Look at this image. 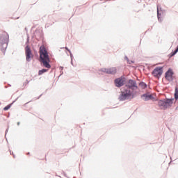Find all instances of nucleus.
Instances as JSON below:
<instances>
[{"label": "nucleus", "instance_id": "32", "mask_svg": "<svg viewBox=\"0 0 178 178\" xmlns=\"http://www.w3.org/2000/svg\"><path fill=\"white\" fill-rule=\"evenodd\" d=\"M175 109H176V111H177V109H178V106L176 107V108H175Z\"/></svg>", "mask_w": 178, "mask_h": 178}, {"label": "nucleus", "instance_id": "12", "mask_svg": "<svg viewBox=\"0 0 178 178\" xmlns=\"http://www.w3.org/2000/svg\"><path fill=\"white\" fill-rule=\"evenodd\" d=\"M162 13H163L162 8H159V6H157V17L160 22H162V18L161 17V16H162Z\"/></svg>", "mask_w": 178, "mask_h": 178}, {"label": "nucleus", "instance_id": "1", "mask_svg": "<svg viewBox=\"0 0 178 178\" xmlns=\"http://www.w3.org/2000/svg\"><path fill=\"white\" fill-rule=\"evenodd\" d=\"M137 81L133 79H129L125 83L124 87L121 90L118 97L119 101H131L137 97Z\"/></svg>", "mask_w": 178, "mask_h": 178}, {"label": "nucleus", "instance_id": "16", "mask_svg": "<svg viewBox=\"0 0 178 178\" xmlns=\"http://www.w3.org/2000/svg\"><path fill=\"white\" fill-rule=\"evenodd\" d=\"M15 101H13L11 104H10L6 106L3 108V111H9V109H10V108L12 107V105H13V104H15Z\"/></svg>", "mask_w": 178, "mask_h": 178}, {"label": "nucleus", "instance_id": "9", "mask_svg": "<svg viewBox=\"0 0 178 178\" xmlns=\"http://www.w3.org/2000/svg\"><path fill=\"white\" fill-rule=\"evenodd\" d=\"M162 73H163V67H156L152 72V74L154 77H161Z\"/></svg>", "mask_w": 178, "mask_h": 178}, {"label": "nucleus", "instance_id": "14", "mask_svg": "<svg viewBox=\"0 0 178 178\" xmlns=\"http://www.w3.org/2000/svg\"><path fill=\"white\" fill-rule=\"evenodd\" d=\"M139 86L143 90H145V88H147V83H145V82L144 81H141L140 83H139Z\"/></svg>", "mask_w": 178, "mask_h": 178}, {"label": "nucleus", "instance_id": "5", "mask_svg": "<svg viewBox=\"0 0 178 178\" xmlns=\"http://www.w3.org/2000/svg\"><path fill=\"white\" fill-rule=\"evenodd\" d=\"M173 74H175L173 70H172V68H169L165 73V80H167V81H169V83H172V81L175 80V76H173Z\"/></svg>", "mask_w": 178, "mask_h": 178}, {"label": "nucleus", "instance_id": "8", "mask_svg": "<svg viewBox=\"0 0 178 178\" xmlns=\"http://www.w3.org/2000/svg\"><path fill=\"white\" fill-rule=\"evenodd\" d=\"M100 72H103V73H106V74H111L112 76H115L116 73H118V69L115 67H113L111 68H102Z\"/></svg>", "mask_w": 178, "mask_h": 178}, {"label": "nucleus", "instance_id": "13", "mask_svg": "<svg viewBox=\"0 0 178 178\" xmlns=\"http://www.w3.org/2000/svg\"><path fill=\"white\" fill-rule=\"evenodd\" d=\"M178 53V45L177 46V47L175 48V49L174 51H172L170 54L169 56L170 58H172V56H175V55H176V54Z\"/></svg>", "mask_w": 178, "mask_h": 178}, {"label": "nucleus", "instance_id": "23", "mask_svg": "<svg viewBox=\"0 0 178 178\" xmlns=\"http://www.w3.org/2000/svg\"><path fill=\"white\" fill-rule=\"evenodd\" d=\"M10 155H13V158H16V156H15V154H13V152L10 150Z\"/></svg>", "mask_w": 178, "mask_h": 178}, {"label": "nucleus", "instance_id": "33", "mask_svg": "<svg viewBox=\"0 0 178 178\" xmlns=\"http://www.w3.org/2000/svg\"><path fill=\"white\" fill-rule=\"evenodd\" d=\"M27 155H30V152H28V153H27Z\"/></svg>", "mask_w": 178, "mask_h": 178}, {"label": "nucleus", "instance_id": "20", "mask_svg": "<svg viewBox=\"0 0 178 178\" xmlns=\"http://www.w3.org/2000/svg\"><path fill=\"white\" fill-rule=\"evenodd\" d=\"M29 42H30V36L28 35L26 44H29Z\"/></svg>", "mask_w": 178, "mask_h": 178}, {"label": "nucleus", "instance_id": "11", "mask_svg": "<svg viewBox=\"0 0 178 178\" xmlns=\"http://www.w3.org/2000/svg\"><path fill=\"white\" fill-rule=\"evenodd\" d=\"M143 97L145 98L144 101H151V99H154V95H149L148 93L142 95L141 98H143Z\"/></svg>", "mask_w": 178, "mask_h": 178}, {"label": "nucleus", "instance_id": "4", "mask_svg": "<svg viewBox=\"0 0 178 178\" xmlns=\"http://www.w3.org/2000/svg\"><path fill=\"white\" fill-rule=\"evenodd\" d=\"M175 98H165L163 99H161L158 101V106H159V108H161V109L166 111L168 108L172 107Z\"/></svg>", "mask_w": 178, "mask_h": 178}, {"label": "nucleus", "instance_id": "27", "mask_svg": "<svg viewBox=\"0 0 178 178\" xmlns=\"http://www.w3.org/2000/svg\"><path fill=\"white\" fill-rule=\"evenodd\" d=\"M71 65H72V66H74V65H73V60H71Z\"/></svg>", "mask_w": 178, "mask_h": 178}, {"label": "nucleus", "instance_id": "17", "mask_svg": "<svg viewBox=\"0 0 178 178\" xmlns=\"http://www.w3.org/2000/svg\"><path fill=\"white\" fill-rule=\"evenodd\" d=\"M47 72H48V69L43 68V69L39 70L38 74H39V76H41V75L44 74V73H47Z\"/></svg>", "mask_w": 178, "mask_h": 178}, {"label": "nucleus", "instance_id": "24", "mask_svg": "<svg viewBox=\"0 0 178 178\" xmlns=\"http://www.w3.org/2000/svg\"><path fill=\"white\" fill-rule=\"evenodd\" d=\"M71 60H73V54L72 53H70Z\"/></svg>", "mask_w": 178, "mask_h": 178}, {"label": "nucleus", "instance_id": "21", "mask_svg": "<svg viewBox=\"0 0 178 178\" xmlns=\"http://www.w3.org/2000/svg\"><path fill=\"white\" fill-rule=\"evenodd\" d=\"M60 70H61L60 74H63V72L62 71V70H63V67H60Z\"/></svg>", "mask_w": 178, "mask_h": 178}, {"label": "nucleus", "instance_id": "18", "mask_svg": "<svg viewBox=\"0 0 178 178\" xmlns=\"http://www.w3.org/2000/svg\"><path fill=\"white\" fill-rule=\"evenodd\" d=\"M29 83H30V81L26 79V81L23 83V87H26Z\"/></svg>", "mask_w": 178, "mask_h": 178}, {"label": "nucleus", "instance_id": "15", "mask_svg": "<svg viewBox=\"0 0 178 178\" xmlns=\"http://www.w3.org/2000/svg\"><path fill=\"white\" fill-rule=\"evenodd\" d=\"M174 99H175V101H178V88L177 87L175 88V92L174 93Z\"/></svg>", "mask_w": 178, "mask_h": 178}, {"label": "nucleus", "instance_id": "19", "mask_svg": "<svg viewBox=\"0 0 178 178\" xmlns=\"http://www.w3.org/2000/svg\"><path fill=\"white\" fill-rule=\"evenodd\" d=\"M127 63H128V65H132V63H134V60H128Z\"/></svg>", "mask_w": 178, "mask_h": 178}, {"label": "nucleus", "instance_id": "10", "mask_svg": "<svg viewBox=\"0 0 178 178\" xmlns=\"http://www.w3.org/2000/svg\"><path fill=\"white\" fill-rule=\"evenodd\" d=\"M33 37L38 40H42L44 38V33L41 29H36L33 33Z\"/></svg>", "mask_w": 178, "mask_h": 178}, {"label": "nucleus", "instance_id": "2", "mask_svg": "<svg viewBox=\"0 0 178 178\" xmlns=\"http://www.w3.org/2000/svg\"><path fill=\"white\" fill-rule=\"evenodd\" d=\"M39 54H40V62H41L44 67L47 69H51V59L49 58V54L48 53V50L44 45H42L39 49Z\"/></svg>", "mask_w": 178, "mask_h": 178}, {"label": "nucleus", "instance_id": "6", "mask_svg": "<svg viewBox=\"0 0 178 178\" xmlns=\"http://www.w3.org/2000/svg\"><path fill=\"white\" fill-rule=\"evenodd\" d=\"M25 55H26V62H31V58H33V51H31V48L29 44L25 47Z\"/></svg>", "mask_w": 178, "mask_h": 178}, {"label": "nucleus", "instance_id": "3", "mask_svg": "<svg viewBox=\"0 0 178 178\" xmlns=\"http://www.w3.org/2000/svg\"><path fill=\"white\" fill-rule=\"evenodd\" d=\"M9 44V34L6 31L0 33V49L3 54L6 52V49Z\"/></svg>", "mask_w": 178, "mask_h": 178}, {"label": "nucleus", "instance_id": "7", "mask_svg": "<svg viewBox=\"0 0 178 178\" xmlns=\"http://www.w3.org/2000/svg\"><path fill=\"white\" fill-rule=\"evenodd\" d=\"M114 83L115 87L120 88V87H123L126 84V78L123 76L117 78L114 80Z\"/></svg>", "mask_w": 178, "mask_h": 178}, {"label": "nucleus", "instance_id": "22", "mask_svg": "<svg viewBox=\"0 0 178 178\" xmlns=\"http://www.w3.org/2000/svg\"><path fill=\"white\" fill-rule=\"evenodd\" d=\"M65 49L69 52V54H72V51H70V49H69V48L65 47Z\"/></svg>", "mask_w": 178, "mask_h": 178}, {"label": "nucleus", "instance_id": "26", "mask_svg": "<svg viewBox=\"0 0 178 178\" xmlns=\"http://www.w3.org/2000/svg\"><path fill=\"white\" fill-rule=\"evenodd\" d=\"M8 131H9V127L6 130V135L8 134Z\"/></svg>", "mask_w": 178, "mask_h": 178}, {"label": "nucleus", "instance_id": "30", "mask_svg": "<svg viewBox=\"0 0 178 178\" xmlns=\"http://www.w3.org/2000/svg\"><path fill=\"white\" fill-rule=\"evenodd\" d=\"M40 97H42V94L40 95L39 96V97H38V99H40Z\"/></svg>", "mask_w": 178, "mask_h": 178}, {"label": "nucleus", "instance_id": "25", "mask_svg": "<svg viewBox=\"0 0 178 178\" xmlns=\"http://www.w3.org/2000/svg\"><path fill=\"white\" fill-rule=\"evenodd\" d=\"M124 59H125V60H127V61L129 60V57H127V56H125Z\"/></svg>", "mask_w": 178, "mask_h": 178}, {"label": "nucleus", "instance_id": "29", "mask_svg": "<svg viewBox=\"0 0 178 178\" xmlns=\"http://www.w3.org/2000/svg\"><path fill=\"white\" fill-rule=\"evenodd\" d=\"M25 31H26V33H28L29 30L27 29V28H25Z\"/></svg>", "mask_w": 178, "mask_h": 178}, {"label": "nucleus", "instance_id": "28", "mask_svg": "<svg viewBox=\"0 0 178 178\" xmlns=\"http://www.w3.org/2000/svg\"><path fill=\"white\" fill-rule=\"evenodd\" d=\"M17 126H20V122H18L17 123Z\"/></svg>", "mask_w": 178, "mask_h": 178}, {"label": "nucleus", "instance_id": "31", "mask_svg": "<svg viewBox=\"0 0 178 178\" xmlns=\"http://www.w3.org/2000/svg\"><path fill=\"white\" fill-rule=\"evenodd\" d=\"M64 176H65V177H67L66 173H65V172H64Z\"/></svg>", "mask_w": 178, "mask_h": 178}]
</instances>
